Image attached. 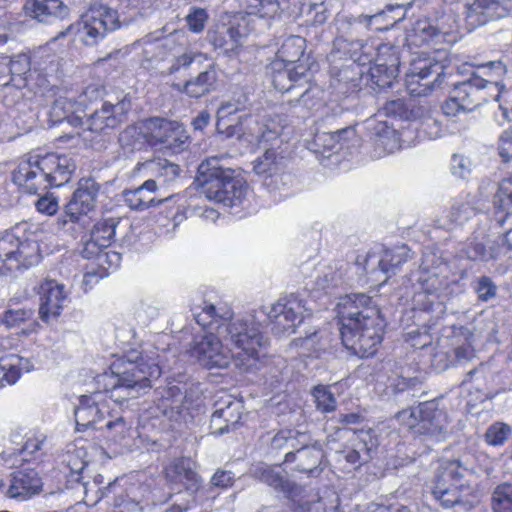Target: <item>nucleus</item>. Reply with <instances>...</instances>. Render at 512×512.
I'll use <instances>...</instances> for the list:
<instances>
[{
	"instance_id": "nucleus-10",
	"label": "nucleus",
	"mask_w": 512,
	"mask_h": 512,
	"mask_svg": "<svg viewBox=\"0 0 512 512\" xmlns=\"http://www.w3.org/2000/svg\"><path fill=\"white\" fill-rule=\"evenodd\" d=\"M196 181L209 200L227 207L241 205L247 195L246 181L236 176L233 169L220 166L215 159H206L199 165Z\"/></svg>"
},
{
	"instance_id": "nucleus-28",
	"label": "nucleus",
	"mask_w": 512,
	"mask_h": 512,
	"mask_svg": "<svg viewBox=\"0 0 512 512\" xmlns=\"http://www.w3.org/2000/svg\"><path fill=\"white\" fill-rule=\"evenodd\" d=\"M174 122L164 117H149L142 121L140 134L150 147L158 149Z\"/></svg>"
},
{
	"instance_id": "nucleus-48",
	"label": "nucleus",
	"mask_w": 512,
	"mask_h": 512,
	"mask_svg": "<svg viewBox=\"0 0 512 512\" xmlns=\"http://www.w3.org/2000/svg\"><path fill=\"white\" fill-rule=\"evenodd\" d=\"M405 262L406 257L387 251L379 261V268L385 274H395Z\"/></svg>"
},
{
	"instance_id": "nucleus-20",
	"label": "nucleus",
	"mask_w": 512,
	"mask_h": 512,
	"mask_svg": "<svg viewBox=\"0 0 512 512\" xmlns=\"http://www.w3.org/2000/svg\"><path fill=\"white\" fill-rule=\"evenodd\" d=\"M351 445V448L344 449L340 453L346 463L358 468L368 461L371 452L378 448L379 440L373 429H360L354 432Z\"/></svg>"
},
{
	"instance_id": "nucleus-34",
	"label": "nucleus",
	"mask_w": 512,
	"mask_h": 512,
	"mask_svg": "<svg viewBox=\"0 0 512 512\" xmlns=\"http://www.w3.org/2000/svg\"><path fill=\"white\" fill-rule=\"evenodd\" d=\"M452 349L448 355L453 365L471 361L476 356L471 336H454L452 338Z\"/></svg>"
},
{
	"instance_id": "nucleus-49",
	"label": "nucleus",
	"mask_w": 512,
	"mask_h": 512,
	"mask_svg": "<svg viewBox=\"0 0 512 512\" xmlns=\"http://www.w3.org/2000/svg\"><path fill=\"white\" fill-rule=\"evenodd\" d=\"M475 292L477 293L478 299L485 302L495 297L497 287L490 277L482 276L477 280Z\"/></svg>"
},
{
	"instance_id": "nucleus-37",
	"label": "nucleus",
	"mask_w": 512,
	"mask_h": 512,
	"mask_svg": "<svg viewBox=\"0 0 512 512\" xmlns=\"http://www.w3.org/2000/svg\"><path fill=\"white\" fill-rule=\"evenodd\" d=\"M33 316L34 310L32 308H9L0 314V326L7 329L20 328L29 322L36 326L37 323L33 320Z\"/></svg>"
},
{
	"instance_id": "nucleus-63",
	"label": "nucleus",
	"mask_w": 512,
	"mask_h": 512,
	"mask_svg": "<svg viewBox=\"0 0 512 512\" xmlns=\"http://www.w3.org/2000/svg\"><path fill=\"white\" fill-rule=\"evenodd\" d=\"M373 512H408V508L401 506L400 508H394L392 506H376Z\"/></svg>"
},
{
	"instance_id": "nucleus-52",
	"label": "nucleus",
	"mask_w": 512,
	"mask_h": 512,
	"mask_svg": "<svg viewBox=\"0 0 512 512\" xmlns=\"http://www.w3.org/2000/svg\"><path fill=\"white\" fill-rule=\"evenodd\" d=\"M402 10V5H388L385 10H382L378 13L370 15L368 17V25L371 29L375 30V25H383L389 19V13H393L395 10Z\"/></svg>"
},
{
	"instance_id": "nucleus-32",
	"label": "nucleus",
	"mask_w": 512,
	"mask_h": 512,
	"mask_svg": "<svg viewBox=\"0 0 512 512\" xmlns=\"http://www.w3.org/2000/svg\"><path fill=\"white\" fill-rule=\"evenodd\" d=\"M447 34L448 32L441 31L428 20H418L408 35V39L412 45L421 47Z\"/></svg>"
},
{
	"instance_id": "nucleus-21",
	"label": "nucleus",
	"mask_w": 512,
	"mask_h": 512,
	"mask_svg": "<svg viewBox=\"0 0 512 512\" xmlns=\"http://www.w3.org/2000/svg\"><path fill=\"white\" fill-rule=\"evenodd\" d=\"M42 486V479L35 469H19L12 474L7 495L13 499L26 500L38 494Z\"/></svg>"
},
{
	"instance_id": "nucleus-18",
	"label": "nucleus",
	"mask_w": 512,
	"mask_h": 512,
	"mask_svg": "<svg viewBox=\"0 0 512 512\" xmlns=\"http://www.w3.org/2000/svg\"><path fill=\"white\" fill-rule=\"evenodd\" d=\"M10 66L14 87L29 88L30 90L47 87V76L37 69H32V59L29 53L10 56Z\"/></svg>"
},
{
	"instance_id": "nucleus-1",
	"label": "nucleus",
	"mask_w": 512,
	"mask_h": 512,
	"mask_svg": "<svg viewBox=\"0 0 512 512\" xmlns=\"http://www.w3.org/2000/svg\"><path fill=\"white\" fill-rule=\"evenodd\" d=\"M155 372L160 373L159 366L150 364L137 349L115 356L109 370L96 377L97 390L79 398L74 412L77 431L95 428L99 422L112 417L111 402L122 405L127 399L114 398L113 392L120 388H149Z\"/></svg>"
},
{
	"instance_id": "nucleus-53",
	"label": "nucleus",
	"mask_w": 512,
	"mask_h": 512,
	"mask_svg": "<svg viewBox=\"0 0 512 512\" xmlns=\"http://www.w3.org/2000/svg\"><path fill=\"white\" fill-rule=\"evenodd\" d=\"M36 209L46 215H54L58 210V202L52 196H42L36 202Z\"/></svg>"
},
{
	"instance_id": "nucleus-62",
	"label": "nucleus",
	"mask_w": 512,
	"mask_h": 512,
	"mask_svg": "<svg viewBox=\"0 0 512 512\" xmlns=\"http://www.w3.org/2000/svg\"><path fill=\"white\" fill-rule=\"evenodd\" d=\"M193 62V57L189 54H182L176 59V63L170 68L171 72L177 71L181 66H189Z\"/></svg>"
},
{
	"instance_id": "nucleus-3",
	"label": "nucleus",
	"mask_w": 512,
	"mask_h": 512,
	"mask_svg": "<svg viewBox=\"0 0 512 512\" xmlns=\"http://www.w3.org/2000/svg\"><path fill=\"white\" fill-rule=\"evenodd\" d=\"M230 341L237 349L233 353L221 339L212 332L196 337L189 353L204 369H227L231 364L243 372L256 367L259 362V352L264 346V336L254 325L243 321L229 324Z\"/></svg>"
},
{
	"instance_id": "nucleus-2",
	"label": "nucleus",
	"mask_w": 512,
	"mask_h": 512,
	"mask_svg": "<svg viewBox=\"0 0 512 512\" xmlns=\"http://www.w3.org/2000/svg\"><path fill=\"white\" fill-rule=\"evenodd\" d=\"M337 320L343 346L359 358L374 357L386 333L381 310L365 293H352L337 304Z\"/></svg>"
},
{
	"instance_id": "nucleus-31",
	"label": "nucleus",
	"mask_w": 512,
	"mask_h": 512,
	"mask_svg": "<svg viewBox=\"0 0 512 512\" xmlns=\"http://www.w3.org/2000/svg\"><path fill=\"white\" fill-rule=\"evenodd\" d=\"M436 281H438L436 276H430L421 283L422 289L413 296L415 310L425 312L433 310L435 303L439 299L438 287L435 286Z\"/></svg>"
},
{
	"instance_id": "nucleus-29",
	"label": "nucleus",
	"mask_w": 512,
	"mask_h": 512,
	"mask_svg": "<svg viewBox=\"0 0 512 512\" xmlns=\"http://www.w3.org/2000/svg\"><path fill=\"white\" fill-rule=\"evenodd\" d=\"M232 312L226 310L219 313L215 305L211 303H205L202 310L195 315L196 323L201 326L204 330H216L222 326L228 328L231 324Z\"/></svg>"
},
{
	"instance_id": "nucleus-27",
	"label": "nucleus",
	"mask_w": 512,
	"mask_h": 512,
	"mask_svg": "<svg viewBox=\"0 0 512 512\" xmlns=\"http://www.w3.org/2000/svg\"><path fill=\"white\" fill-rule=\"evenodd\" d=\"M323 452L321 449L303 446L295 452L286 453L284 463L289 464L297 462L294 470L300 473L312 474L321 463Z\"/></svg>"
},
{
	"instance_id": "nucleus-44",
	"label": "nucleus",
	"mask_w": 512,
	"mask_h": 512,
	"mask_svg": "<svg viewBox=\"0 0 512 512\" xmlns=\"http://www.w3.org/2000/svg\"><path fill=\"white\" fill-rule=\"evenodd\" d=\"M511 434L509 425L495 422L488 427L484 434L485 442L491 446L503 445Z\"/></svg>"
},
{
	"instance_id": "nucleus-17",
	"label": "nucleus",
	"mask_w": 512,
	"mask_h": 512,
	"mask_svg": "<svg viewBox=\"0 0 512 512\" xmlns=\"http://www.w3.org/2000/svg\"><path fill=\"white\" fill-rule=\"evenodd\" d=\"M303 301L296 296H289L279 300L272 307L273 325L276 334H291L295 332L296 327L303 321L304 312Z\"/></svg>"
},
{
	"instance_id": "nucleus-55",
	"label": "nucleus",
	"mask_w": 512,
	"mask_h": 512,
	"mask_svg": "<svg viewBox=\"0 0 512 512\" xmlns=\"http://www.w3.org/2000/svg\"><path fill=\"white\" fill-rule=\"evenodd\" d=\"M0 84L3 86L12 85V73L10 66V56H0Z\"/></svg>"
},
{
	"instance_id": "nucleus-12",
	"label": "nucleus",
	"mask_w": 512,
	"mask_h": 512,
	"mask_svg": "<svg viewBox=\"0 0 512 512\" xmlns=\"http://www.w3.org/2000/svg\"><path fill=\"white\" fill-rule=\"evenodd\" d=\"M445 68L446 66L434 57L426 54L417 55L411 61L405 76L406 90L414 97L430 94L442 84Z\"/></svg>"
},
{
	"instance_id": "nucleus-60",
	"label": "nucleus",
	"mask_w": 512,
	"mask_h": 512,
	"mask_svg": "<svg viewBox=\"0 0 512 512\" xmlns=\"http://www.w3.org/2000/svg\"><path fill=\"white\" fill-rule=\"evenodd\" d=\"M20 375V370L17 369L16 367L12 366L8 370L3 369V382L4 384L7 383L12 385L18 381Z\"/></svg>"
},
{
	"instance_id": "nucleus-64",
	"label": "nucleus",
	"mask_w": 512,
	"mask_h": 512,
	"mask_svg": "<svg viewBox=\"0 0 512 512\" xmlns=\"http://www.w3.org/2000/svg\"><path fill=\"white\" fill-rule=\"evenodd\" d=\"M476 375H480L482 378L485 377V375H484V367H483L482 364L480 365V367L475 368V369L469 371L467 373V375H466V379L464 380V382L472 381L473 377L476 376Z\"/></svg>"
},
{
	"instance_id": "nucleus-40",
	"label": "nucleus",
	"mask_w": 512,
	"mask_h": 512,
	"mask_svg": "<svg viewBox=\"0 0 512 512\" xmlns=\"http://www.w3.org/2000/svg\"><path fill=\"white\" fill-rule=\"evenodd\" d=\"M141 168H149L152 171H156L158 176H163L165 181L174 180L180 174V167L178 164L172 163L167 159L149 160L145 163L137 164L135 170Z\"/></svg>"
},
{
	"instance_id": "nucleus-38",
	"label": "nucleus",
	"mask_w": 512,
	"mask_h": 512,
	"mask_svg": "<svg viewBox=\"0 0 512 512\" xmlns=\"http://www.w3.org/2000/svg\"><path fill=\"white\" fill-rule=\"evenodd\" d=\"M260 478L275 490L283 492L287 498L293 499L298 494L299 487L295 483L284 479L271 468L263 469Z\"/></svg>"
},
{
	"instance_id": "nucleus-45",
	"label": "nucleus",
	"mask_w": 512,
	"mask_h": 512,
	"mask_svg": "<svg viewBox=\"0 0 512 512\" xmlns=\"http://www.w3.org/2000/svg\"><path fill=\"white\" fill-rule=\"evenodd\" d=\"M512 252V228L501 234L489 247V259H498Z\"/></svg>"
},
{
	"instance_id": "nucleus-46",
	"label": "nucleus",
	"mask_w": 512,
	"mask_h": 512,
	"mask_svg": "<svg viewBox=\"0 0 512 512\" xmlns=\"http://www.w3.org/2000/svg\"><path fill=\"white\" fill-rule=\"evenodd\" d=\"M208 13L204 8L193 7L186 16V23L193 33H201L208 21Z\"/></svg>"
},
{
	"instance_id": "nucleus-19",
	"label": "nucleus",
	"mask_w": 512,
	"mask_h": 512,
	"mask_svg": "<svg viewBox=\"0 0 512 512\" xmlns=\"http://www.w3.org/2000/svg\"><path fill=\"white\" fill-rule=\"evenodd\" d=\"M39 316L42 321L48 323L57 319L64 308L67 295L64 286L55 280L45 279L39 285Z\"/></svg>"
},
{
	"instance_id": "nucleus-57",
	"label": "nucleus",
	"mask_w": 512,
	"mask_h": 512,
	"mask_svg": "<svg viewBox=\"0 0 512 512\" xmlns=\"http://www.w3.org/2000/svg\"><path fill=\"white\" fill-rule=\"evenodd\" d=\"M405 16V13L402 10H395L393 13H389V19L383 25H375V31H387L390 28L394 27L398 22H400Z\"/></svg>"
},
{
	"instance_id": "nucleus-59",
	"label": "nucleus",
	"mask_w": 512,
	"mask_h": 512,
	"mask_svg": "<svg viewBox=\"0 0 512 512\" xmlns=\"http://www.w3.org/2000/svg\"><path fill=\"white\" fill-rule=\"evenodd\" d=\"M363 420V417L360 413H346L341 414L339 416V423L342 425H353V424H359Z\"/></svg>"
},
{
	"instance_id": "nucleus-47",
	"label": "nucleus",
	"mask_w": 512,
	"mask_h": 512,
	"mask_svg": "<svg viewBox=\"0 0 512 512\" xmlns=\"http://www.w3.org/2000/svg\"><path fill=\"white\" fill-rule=\"evenodd\" d=\"M230 412V406H227L226 408L218 409L213 412L211 417V423L213 425L217 424L218 421L224 420L226 423L223 426H219L215 428L213 431V434L215 435H223L224 433L229 432L232 428H235L240 420V415L237 416V418L234 421L228 420V414Z\"/></svg>"
},
{
	"instance_id": "nucleus-39",
	"label": "nucleus",
	"mask_w": 512,
	"mask_h": 512,
	"mask_svg": "<svg viewBox=\"0 0 512 512\" xmlns=\"http://www.w3.org/2000/svg\"><path fill=\"white\" fill-rule=\"evenodd\" d=\"M282 158L275 149L266 148L264 154L255 161L253 170L258 175L273 176L280 170Z\"/></svg>"
},
{
	"instance_id": "nucleus-35",
	"label": "nucleus",
	"mask_w": 512,
	"mask_h": 512,
	"mask_svg": "<svg viewBox=\"0 0 512 512\" xmlns=\"http://www.w3.org/2000/svg\"><path fill=\"white\" fill-rule=\"evenodd\" d=\"M305 49V39L293 35L284 40L277 52V56L286 65L301 60L305 55Z\"/></svg>"
},
{
	"instance_id": "nucleus-26",
	"label": "nucleus",
	"mask_w": 512,
	"mask_h": 512,
	"mask_svg": "<svg viewBox=\"0 0 512 512\" xmlns=\"http://www.w3.org/2000/svg\"><path fill=\"white\" fill-rule=\"evenodd\" d=\"M493 217L499 227H503L512 217V174L499 182L493 196Z\"/></svg>"
},
{
	"instance_id": "nucleus-11",
	"label": "nucleus",
	"mask_w": 512,
	"mask_h": 512,
	"mask_svg": "<svg viewBox=\"0 0 512 512\" xmlns=\"http://www.w3.org/2000/svg\"><path fill=\"white\" fill-rule=\"evenodd\" d=\"M398 418L417 435H439L449 423L448 410L439 399L420 402L417 407L402 410Z\"/></svg>"
},
{
	"instance_id": "nucleus-8",
	"label": "nucleus",
	"mask_w": 512,
	"mask_h": 512,
	"mask_svg": "<svg viewBox=\"0 0 512 512\" xmlns=\"http://www.w3.org/2000/svg\"><path fill=\"white\" fill-rule=\"evenodd\" d=\"M468 469L457 459L439 461L431 493L444 508L461 505L471 508L479 502L477 488L465 476Z\"/></svg>"
},
{
	"instance_id": "nucleus-13",
	"label": "nucleus",
	"mask_w": 512,
	"mask_h": 512,
	"mask_svg": "<svg viewBox=\"0 0 512 512\" xmlns=\"http://www.w3.org/2000/svg\"><path fill=\"white\" fill-rule=\"evenodd\" d=\"M503 90L504 85L499 81L473 74L467 81L456 84L452 94L464 110L472 111L484 102L499 101Z\"/></svg>"
},
{
	"instance_id": "nucleus-22",
	"label": "nucleus",
	"mask_w": 512,
	"mask_h": 512,
	"mask_svg": "<svg viewBox=\"0 0 512 512\" xmlns=\"http://www.w3.org/2000/svg\"><path fill=\"white\" fill-rule=\"evenodd\" d=\"M163 474L169 484L182 485L187 491L197 492L201 487V478L183 457L166 465Z\"/></svg>"
},
{
	"instance_id": "nucleus-16",
	"label": "nucleus",
	"mask_w": 512,
	"mask_h": 512,
	"mask_svg": "<svg viewBox=\"0 0 512 512\" xmlns=\"http://www.w3.org/2000/svg\"><path fill=\"white\" fill-rule=\"evenodd\" d=\"M374 65L370 68L371 81L379 89L389 88L399 74L400 57L393 45L381 44Z\"/></svg>"
},
{
	"instance_id": "nucleus-14",
	"label": "nucleus",
	"mask_w": 512,
	"mask_h": 512,
	"mask_svg": "<svg viewBox=\"0 0 512 512\" xmlns=\"http://www.w3.org/2000/svg\"><path fill=\"white\" fill-rule=\"evenodd\" d=\"M119 26L116 10L102 4H93L81 16L78 31L83 35L85 44L93 45Z\"/></svg>"
},
{
	"instance_id": "nucleus-24",
	"label": "nucleus",
	"mask_w": 512,
	"mask_h": 512,
	"mask_svg": "<svg viewBox=\"0 0 512 512\" xmlns=\"http://www.w3.org/2000/svg\"><path fill=\"white\" fill-rule=\"evenodd\" d=\"M23 11L27 17L44 23L64 18L69 12L61 0H26Z\"/></svg>"
},
{
	"instance_id": "nucleus-23",
	"label": "nucleus",
	"mask_w": 512,
	"mask_h": 512,
	"mask_svg": "<svg viewBox=\"0 0 512 512\" xmlns=\"http://www.w3.org/2000/svg\"><path fill=\"white\" fill-rule=\"evenodd\" d=\"M158 185L154 179L144 181L140 186L123 191V200L132 210L144 211L164 203L168 198L157 199Z\"/></svg>"
},
{
	"instance_id": "nucleus-50",
	"label": "nucleus",
	"mask_w": 512,
	"mask_h": 512,
	"mask_svg": "<svg viewBox=\"0 0 512 512\" xmlns=\"http://www.w3.org/2000/svg\"><path fill=\"white\" fill-rule=\"evenodd\" d=\"M295 439V432L292 429H281L273 436L270 447L272 450H282L288 447L290 441Z\"/></svg>"
},
{
	"instance_id": "nucleus-33",
	"label": "nucleus",
	"mask_w": 512,
	"mask_h": 512,
	"mask_svg": "<svg viewBox=\"0 0 512 512\" xmlns=\"http://www.w3.org/2000/svg\"><path fill=\"white\" fill-rule=\"evenodd\" d=\"M215 78V71L206 70L195 79L187 81L183 89L179 85H175V87L191 98H200L211 91Z\"/></svg>"
},
{
	"instance_id": "nucleus-15",
	"label": "nucleus",
	"mask_w": 512,
	"mask_h": 512,
	"mask_svg": "<svg viewBox=\"0 0 512 512\" xmlns=\"http://www.w3.org/2000/svg\"><path fill=\"white\" fill-rule=\"evenodd\" d=\"M99 191L100 185L93 178H81L72 198L65 206V217L67 219L64 222L77 223L82 216L92 211Z\"/></svg>"
},
{
	"instance_id": "nucleus-41",
	"label": "nucleus",
	"mask_w": 512,
	"mask_h": 512,
	"mask_svg": "<svg viewBox=\"0 0 512 512\" xmlns=\"http://www.w3.org/2000/svg\"><path fill=\"white\" fill-rule=\"evenodd\" d=\"M491 506L494 512H512V484L501 483L492 494Z\"/></svg>"
},
{
	"instance_id": "nucleus-51",
	"label": "nucleus",
	"mask_w": 512,
	"mask_h": 512,
	"mask_svg": "<svg viewBox=\"0 0 512 512\" xmlns=\"http://www.w3.org/2000/svg\"><path fill=\"white\" fill-rule=\"evenodd\" d=\"M499 155L504 162L512 159V128L505 130L501 135Z\"/></svg>"
},
{
	"instance_id": "nucleus-54",
	"label": "nucleus",
	"mask_w": 512,
	"mask_h": 512,
	"mask_svg": "<svg viewBox=\"0 0 512 512\" xmlns=\"http://www.w3.org/2000/svg\"><path fill=\"white\" fill-rule=\"evenodd\" d=\"M211 484L215 487L227 489L234 484V478L231 472L217 470L211 478Z\"/></svg>"
},
{
	"instance_id": "nucleus-42",
	"label": "nucleus",
	"mask_w": 512,
	"mask_h": 512,
	"mask_svg": "<svg viewBox=\"0 0 512 512\" xmlns=\"http://www.w3.org/2000/svg\"><path fill=\"white\" fill-rule=\"evenodd\" d=\"M317 410L322 413L334 412L337 408V401L329 386L317 385L312 390Z\"/></svg>"
},
{
	"instance_id": "nucleus-43",
	"label": "nucleus",
	"mask_w": 512,
	"mask_h": 512,
	"mask_svg": "<svg viewBox=\"0 0 512 512\" xmlns=\"http://www.w3.org/2000/svg\"><path fill=\"white\" fill-rule=\"evenodd\" d=\"M380 113L386 117L399 118L401 120H409L414 114L407 103L403 99H395L387 101L380 109Z\"/></svg>"
},
{
	"instance_id": "nucleus-25",
	"label": "nucleus",
	"mask_w": 512,
	"mask_h": 512,
	"mask_svg": "<svg viewBox=\"0 0 512 512\" xmlns=\"http://www.w3.org/2000/svg\"><path fill=\"white\" fill-rule=\"evenodd\" d=\"M309 71L308 57L304 55L301 60L284 65L282 71L274 74V87L280 92H288L296 87L299 81L305 79Z\"/></svg>"
},
{
	"instance_id": "nucleus-58",
	"label": "nucleus",
	"mask_w": 512,
	"mask_h": 512,
	"mask_svg": "<svg viewBox=\"0 0 512 512\" xmlns=\"http://www.w3.org/2000/svg\"><path fill=\"white\" fill-rule=\"evenodd\" d=\"M42 442L37 438H29L23 445L22 453L24 454H34L41 450Z\"/></svg>"
},
{
	"instance_id": "nucleus-61",
	"label": "nucleus",
	"mask_w": 512,
	"mask_h": 512,
	"mask_svg": "<svg viewBox=\"0 0 512 512\" xmlns=\"http://www.w3.org/2000/svg\"><path fill=\"white\" fill-rule=\"evenodd\" d=\"M209 120V113L207 111H202L193 119L192 124L195 129L202 130L208 125Z\"/></svg>"
},
{
	"instance_id": "nucleus-6",
	"label": "nucleus",
	"mask_w": 512,
	"mask_h": 512,
	"mask_svg": "<svg viewBox=\"0 0 512 512\" xmlns=\"http://www.w3.org/2000/svg\"><path fill=\"white\" fill-rule=\"evenodd\" d=\"M103 92L101 87L89 85L79 95L78 101L67 98L57 99L52 106V114L61 117L60 121H66L73 127H82L84 125L83 118L87 117L86 129L91 132L100 133L108 128H115L123 121L130 102L121 101L116 105L104 102L101 108L92 114L85 113L88 103L102 100Z\"/></svg>"
},
{
	"instance_id": "nucleus-4",
	"label": "nucleus",
	"mask_w": 512,
	"mask_h": 512,
	"mask_svg": "<svg viewBox=\"0 0 512 512\" xmlns=\"http://www.w3.org/2000/svg\"><path fill=\"white\" fill-rule=\"evenodd\" d=\"M243 110L233 103L227 102L217 112V131L226 138L236 137L248 144L263 148H280L285 131L290 127L286 114H273L259 117L248 114L239 117L236 123H230V116Z\"/></svg>"
},
{
	"instance_id": "nucleus-56",
	"label": "nucleus",
	"mask_w": 512,
	"mask_h": 512,
	"mask_svg": "<svg viewBox=\"0 0 512 512\" xmlns=\"http://www.w3.org/2000/svg\"><path fill=\"white\" fill-rule=\"evenodd\" d=\"M442 111L447 116H457L465 110L464 106L451 93V96L442 104Z\"/></svg>"
},
{
	"instance_id": "nucleus-30",
	"label": "nucleus",
	"mask_w": 512,
	"mask_h": 512,
	"mask_svg": "<svg viewBox=\"0 0 512 512\" xmlns=\"http://www.w3.org/2000/svg\"><path fill=\"white\" fill-rule=\"evenodd\" d=\"M163 141L159 146V150L169 151L172 154H178L188 148L190 136L188 135L185 127L178 121L174 122L171 126Z\"/></svg>"
},
{
	"instance_id": "nucleus-5",
	"label": "nucleus",
	"mask_w": 512,
	"mask_h": 512,
	"mask_svg": "<svg viewBox=\"0 0 512 512\" xmlns=\"http://www.w3.org/2000/svg\"><path fill=\"white\" fill-rule=\"evenodd\" d=\"M74 161L66 155L29 152L12 172V181L25 194L37 195L68 183L75 170Z\"/></svg>"
},
{
	"instance_id": "nucleus-7",
	"label": "nucleus",
	"mask_w": 512,
	"mask_h": 512,
	"mask_svg": "<svg viewBox=\"0 0 512 512\" xmlns=\"http://www.w3.org/2000/svg\"><path fill=\"white\" fill-rule=\"evenodd\" d=\"M251 11L226 13L219 23L209 31L210 43L225 53H238L242 40L254 29V15L270 16L277 12L279 4L275 0H252Z\"/></svg>"
},
{
	"instance_id": "nucleus-36",
	"label": "nucleus",
	"mask_w": 512,
	"mask_h": 512,
	"mask_svg": "<svg viewBox=\"0 0 512 512\" xmlns=\"http://www.w3.org/2000/svg\"><path fill=\"white\" fill-rule=\"evenodd\" d=\"M373 143L385 151H392L399 143V133L385 121H379L373 128Z\"/></svg>"
},
{
	"instance_id": "nucleus-9",
	"label": "nucleus",
	"mask_w": 512,
	"mask_h": 512,
	"mask_svg": "<svg viewBox=\"0 0 512 512\" xmlns=\"http://www.w3.org/2000/svg\"><path fill=\"white\" fill-rule=\"evenodd\" d=\"M41 232L26 222L0 237V274L30 268L41 261Z\"/></svg>"
}]
</instances>
